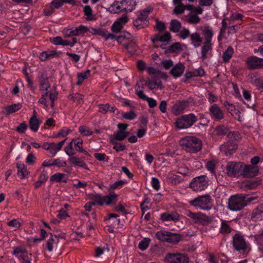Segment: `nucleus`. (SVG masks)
<instances>
[{"instance_id": "nucleus-24", "label": "nucleus", "mask_w": 263, "mask_h": 263, "mask_svg": "<svg viewBox=\"0 0 263 263\" xmlns=\"http://www.w3.org/2000/svg\"><path fill=\"white\" fill-rule=\"evenodd\" d=\"M69 161L70 163L75 166H79L86 170H88L86 164L84 162L83 160L80 158L73 156L69 158Z\"/></svg>"}, {"instance_id": "nucleus-39", "label": "nucleus", "mask_w": 263, "mask_h": 263, "mask_svg": "<svg viewBox=\"0 0 263 263\" xmlns=\"http://www.w3.org/2000/svg\"><path fill=\"white\" fill-rule=\"evenodd\" d=\"M40 122L38 119L30 118L29 122V127L34 132H36L39 128Z\"/></svg>"}, {"instance_id": "nucleus-28", "label": "nucleus", "mask_w": 263, "mask_h": 263, "mask_svg": "<svg viewBox=\"0 0 263 263\" xmlns=\"http://www.w3.org/2000/svg\"><path fill=\"white\" fill-rule=\"evenodd\" d=\"M232 231V229L229 225V221L221 220L219 233L222 235H226L231 233Z\"/></svg>"}, {"instance_id": "nucleus-12", "label": "nucleus", "mask_w": 263, "mask_h": 263, "mask_svg": "<svg viewBox=\"0 0 263 263\" xmlns=\"http://www.w3.org/2000/svg\"><path fill=\"white\" fill-rule=\"evenodd\" d=\"M13 254L17 257L18 259H22V263H31V254L29 255L27 251L24 247H20L14 248Z\"/></svg>"}, {"instance_id": "nucleus-49", "label": "nucleus", "mask_w": 263, "mask_h": 263, "mask_svg": "<svg viewBox=\"0 0 263 263\" xmlns=\"http://www.w3.org/2000/svg\"><path fill=\"white\" fill-rule=\"evenodd\" d=\"M150 241L151 240L148 238H144L139 242L138 245L139 248L142 251L146 250L148 247Z\"/></svg>"}, {"instance_id": "nucleus-10", "label": "nucleus", "mask_w": 263, "mask_h": 263, "mask_svg": "<svg viewBox=\"0 0 263 263\" xmlns=\"http://www.w3.org/2000/svg\"><path fill=\"white\" fill-rule=\"evenodd\" d=\"M209 114L212 120L215 122L221 121L225 117L224 111L216 104L210 106Z\"/></svg>"}, {"instance_id": "nucleus-16", "label": "nucleus", "mask_w": 263, "mask_h": 263, "mask_svg": "<svg viewBox=\"0 0 263 263\" xmlns=\"http://www.w3.org/2000/svg\"><path fill=\"white\" fill-rule=\"evenodd\" d=\"M258 166L252 165H246L243 163L241 176L247 178H252L258 174Z\"/></svg>"}, {"instance_id": "nucleus-57", "label": "nucleus", "mask_w": 263, "mask_h": 263, "mask_svg": "<svg viewBox=\"0 0 263 263\" xmlns=\"http://www.w3.org/2000/svg\"><path fill=\"white\" fill-rule=\"evenodd\" d=\"M179 177L176 175L171 174L166 178L167 181L170 183L174 184L178 183L179 182Z\"/></svg>"}, {"instance_id": "nucleus-48", "label": "nucleus", "mask_w": 263, "mask_h": 263, "mask_svg": "<svg viewBox=\"0 0 263 263\" xmlns=\"http://www.w3.org/2000/svg\"><path fill=\"white\" fill-rule=\"evenodd\" d=\"M200 21V17L196 14H189V17L187 20L188 23L190 24H197Z\"/></svg>"}, {"instance_id": "nucleus-58", "label": "nucleus", "mask_w": 263, "mask_h": 263, "mask_svg": "<svg viewBox=\"0 0 263 263\" xmlns=\"http://www.w3.org/2000/svg\"><path fill=\"white\" fill-rule=\"evenodd\" d=\"M112 8L113 10L115 13L124 11L123 7L122 6V4H121V2L115 1L113 5H112Z\"/></svg>"}, {"instance_id": "nucleus-19", "label": "nucleus", "mask_w": 263, "mask_h": 263, "mask_svg": "<svg viewBox=\"0 0 263 263\" xmlns=\"http://www.w3.org/2000/svg\"><path fill=\"white\" fill-rule=\"evenodd\" d=\"M67 181V175L61 173H56L50 177V181L51 182L66 183Z\"/></svg>"}, {"instance_id": "nucleus-14", "label": "nucleus", "mask_w": 263, "mask_h": 263, "mask_svg": "<svg viewBox=\"0 0 263 263\" xmlns=\"http://www.w3.org/2000/svg\"><path fill=\"white\" fill-rule=\"evenodd\" d=\"M246 64L249 69H258L263 68V59L256 56L247 58Z\"/></svg>"}, {"instance_id": "nucleus-30", "label": "nucleus", "mask_w": 263, "mask_h": 263, "mask_svg": "<svg viewBox=\"0 0 263 263\" xmlns=\"http://www.w3.org/2000/svg\"><path fill=\"white\" fill-rule=\"evenodd\" d=\"M132 35L131 34L127 32L124 33L118 36H116L115 39H116L118 42L122 45L124 46L128 40L132 38Z\"/></svg>"}, {"instance_id": "nucleus-62", "label": "nucleus", "mask_w": 263, "mask_h": 263, "mask_svg": "<svg viewBox=\"0 0 263 263\" xmlns=\"http://www.w3.org/2000/svg\"><path fill=\"white\" fill-rule=\"evenodd\" d=\"M46 235H47V232H46V231L43 229H41V235L42 236L41 238H30L29 239V240L32 241L34 243H37L38 242H40L41 241H42V240L45 239Z\"/></svg>"}, {"instance_id": "nucleus-42", "label": "nucleus", "mask_w": 263, "mask_h": 263, "mask_svg": "<svg viewBox=\"0 0 263 263\" xmlns=\"http://www.w3.org/2000/svg\"><path fill=\"white\" fill-rule=\"evenodd\" d=\"M168 232H169L164 231H158L156 234V237L158 239L161 241L167 242Z\"/></svg>"}, {"instance_id": "nucleus-2", "label": "nucleus", "mask_w": 263, "mask_h": 263, "mask_svg": "<svg viewBox=\"0 0 263 263\" xmlns=\"http://www.w3.org/2000/svg\"><path fill=\"white\" fill-rule=\"evenodd\" d=\"M179 144L183 149L191 153L199 152L202 146L201 140L194 136H187L180 140Z\"/></svg>"}, {"instance_id": "nucleus-41", "label": "nucleus", "mask_w": 263, "mask_h": 263, "mask_svg": "<svg viewBox=\"0 0 263 263\" xmlns=\"http://www.w3.org/2000/svg\"><path fill=\"white\" fill-rule=\"evenodd\" d=\"M152 11V9L150 7L146 8L140 11L138 17L142 19L143 21H148L147 17L149 13Z\"/></svg>"}, {"instance_id": "nucleus-63", "label": "nucleus", "mask_w": 263, "mask_h": 263, "mask_svg": "<svg viewBox=\"0 0 263 263\" xmlns=\"http://www.w3.org/2000/svg\"><path fill=\"white\" fill-rule=\"evenodd\" d=\"M161 65L165 69L168 70L173 66V62L171 60H165L162 61Z\"/></svg>"}, {"instance_id": "nucleus-7", "label": "nucleus", "mask_w": 263, "mask_h": 263, "mask_svg": "<svg viewBox=\"0 0 263 263\" xmlns=\"http://www.w3.org/2000/svg\"><path fill=\"white\" fill-rule=\"evenodd\" d=\"M243 163L241 162H229L226 166V171L230 177H238L241 176Z\"/></svg>"}, {"instance_id": "nucleus-36", "label": "nucleus", "mask_w": 263, "mask_h": 263, "mask_svg": "<svg viewBox=\"0 0 263 263\" xmlns=\"http://www.w3.org/2000/svg\"><path fill=\"white\" fill-rule=\"evenodd\" d=\"M22 107L21 104H13L11 105H8L5 107L7 114H10L20 110Z\"/></svg>"}, {"instance_id": "nucleus-21", "label": "nucleus", "mask_w": 263, "mask_h": 263, "mask_svg": "<svg viewBox=\"0 0 263 263\" xmlns=\"http://www.w3.org/2000/svg\"><path fill=\"white\" fill-rule=\"evenodd\" d=\"M220 148L226 155H230L237 149V145L227 143L221 145Z\"/></svg>"}, {"instance_id": "nucleus-29", "label": "nucleus", "mask_w": 263, "mask_h": 263, "mask_svg": "<svg viewBox=\"0 0 263 263\" xmlns=\"http://www.w3.org/2000/svg\"><path fill=\"white\" fill-rule=\"evenodd\" d=\"M183 238V236L179 234L168 232L167 242L177 243Z\"/></svg>"}, {"instance_id": "nucleus-45", "label": "nucleus", "mask_w": 263, "mask_h": 263, "mask_svg": "<svg viewBox=\"0 0 263 263\" xmlns=\"http://www.w3.org/2000/svg\"><path fill=\"white\" fill-rule=\"evenodd\" d=\"M170 52H177L182 50V45L180 43L176 42L170 46L168 49Z\"/></svg>"}, {"instance_id": "nucleus-59", "label": "nucleus", "mask_w": 263, "mask_h": 263, "mask_svg": "<svg viewBox=\"0 0 263 263\" xmlns=\"http://www.w3.org/2000/svg\"><path fill=\"white\" fill-rule=\"evenodd\" d=\"M64 150L66 154L70 157H72L75 154L72 147V141H71L67 146L65 147Z\"/></svg>"}, {"instance_id": "nucleus-43", "label": "nucleus", "mask_w": 263, "mask_h": 263, "mask_svg": "<svg viewBox=\"0 0 263 263\" xmlns=\"http://www.w3.org/2000/svg\"><path fill=\"white\" fill-rule=\"evenodd\" d=\"M109 142L114 145L113 148L117 152L123 151L125 149L126 146L124 144L120 143H118L116 140L112 139L109 140Z\"/></svg>"}, {"instance_id": "nucleus-54", "label": "nucleus", "mask_w": 263, "mask_h": 263, "mask_svg": "<svg viewBox=\"0 0 263 263\" xmlns=\"http://www.w3.org/2000/svg\"><path fill=\"white\" fill-rule=\"evenodd\" d=\"M231 20L225 17L222 21V27L220 30V34H223L226 32L228 25H231Z\"/></svg>"}, {"instance_id": "nucleus-17", "label": "nucleus", "mask_w": 263, "mask_h": 263, "mask_svg": "<svg viewBox=\"0 0 263 263\" xmlns=\"http://www.w3.org/2000/svg\"><path fill=\"white\" fill-rule=\"evenodd\" d=\"M213 50V44L212 43H204L203 42L201 47V59L202 61H204L206 59L209 55L211 54V53Z\"/></svg>"}, {"instance_id": "nucleus-51", "label": "nucleus", "mask_w": 263, "mask_h": 263, "mask_svg": "<svg viewBox=\"0 0 263 263\" xmlns=\"http://www.w3.org/2000/svg\"><path fill=\"white\" fill-rule=\"evenodd\" d=\"M79 132L81 133V135L85 136H90L93 134V132L90 130L88 127L84 125L79 127Z\"/></svg>"}, {"instance_id": "nucleus-31", "label": "nucleus", "mask_w": 263, "mask_h": 263, "mask_svg": "<svg viewBox=\"0 0 263 263\" xmlns=\"http://www.w3.org/2000/svg\"><path fill=\"white\" fill-rule=\"evenodd\" d=\"M169 29L174 33H178L181 28V23L177 20H172L170 22Z\"/></svg>"}, {"instance_id": "nucleus-18", "label": "nucleus", "mask_w": 263, "mask_h": 263, "mask_svg": "<svg viewBox=\"0 0 263 263\" xmlns=\"http://www.w3.org/2000/svg\"><path fill=\"white\" fill-rule=\"evenodd\" d=\"M191 43L195 48H197L201 46V44L203 41V37L199 33L195 32L190 35Z\"/></svg>"}, {"instance_id": "nucleus-8", "label": "nucleus", "mask_w": 263, "mask_h": 263, "mask_svg": "<svg viewBox=\"0 0 263 263\" xmlns=\"http://www.w3.org/2000/svg\"><path fill=\"white\" fill-rule=\"evenodd\" d=\"M232 244L234 249L237 251H245L249 248V244L244 236L239 233H236L233 236Z\"/></svg>"}, {"instance_id": "nucleus-35", "label": "nucleus", "mask_w": 263, "mask_h": 263, "mask_svg": "<svg viewBox=\"0 0 263 263\" xmlns=\"http://www.w3.org/2000/svg\"><path fill=\"white\" fill-rule=\"evenodd\" d=\"M148 22L143 21L142 19L137 17V19L133 21V25L138 29L144 28L147 26Z\"/></svg>"}, {"instance_id": "nucleus-64", "label": "nucleus", "mask_w": 263, "mask_h": 263, "mask_svg": "<svg viewBox=\"0 0 263 263\" xmlns=\"http://www.w3.org/2000/svg\"><path fill=\"white\" fill-rule=\"evenodd\" d=\"M176 7L173 10V12L176 14H182L184 12V5L183 4L176 5Z\"/></svg>"}, {"instance_id": "nucleus-34", "label": "nucleus", "mask_w": 263, "mask_h": 263, "mask_svg": "<svg viewBox=\"0 0 263 263\" xmlns=\"http://www.w3.org/2000/svg\"><path fill=\"white\" fill-rule=\"evenodd\" d=\"M94 33H96L98 34H99L103 37H104L106 39H115L116 37V35L114 34L110 33L108 31L103 30V29H100V30H95L94 29Z\"/></svg>"}, {"instance_id": "nucleus-15", "label": "nucleus", "mask_w": 263, "mask_h": 263, "mask_svg": "<svg viewBox=\"0 0 263 263\" xmlns=\"http://www.w3.org/2000/svg\"><path fill=\"white\" fill-rule=\"evenodd\" d=\"M49 77L44 72H39L37 76V80L40 91L41 92L47 91L50 87V84L48 81Z\"/></svg>"}, {"instance_id": "nucleus-25", "label": "nucleus", "mask_w": 263, "mask_h": 263, "mask_svg": "<svg viewBox=\"0 0 263 263\" xmlns=\"http://www.w3.org/2000/svg\"><path fill=\"white\" fill-rule=\"evenodd\" d=\"M124 11L126 12H131L135 8L136 3L134 0H122L121 1Z\"/></svg>"}, {"instance_id": "nucleus-26", "label": "nucleus", "mask_w": 263, "mask_h": 263, "mask_svg": "<svg viewBox=\"0 0 263 263\" xmlns=\"http://www.w3.org/2000/svg\"><path fill=\"white\" fill-rule=\"evenodd\" d=\"M50 236L46 242V248L49 252H51L53 250L54 247L57 246L59 241L57 236H53L51 233H50Z\"/></svg>"}, {"instance_id": "nucleus-52", "label": "nucleus", "mask_w": 263, "mask_h": 263, "mask_svg": "<svg viewBox=\"0 0 263 263\" xmlns=\"http://www.w3.org/2000/svg\"><path fill=\"white\" fill-rule=\"evenodd\" d=\"M191 34L190 30L188 29L183 28L180 30L178 35L180 38L184 40L187 37H190Z\"/></svg>"}, {"instance_id": "nucleus-44", "label": "nucleus", "mask_w": 263, "mask_h": 263, "mask_svg": "<svg viewBox=\"0 0 263 263\" xmlns=\"http://www.w3.org/2000/svg\"><path fill=\"white\" fill-rule=\"evenodd\" d=\"M55 55L57 53L54 51H50L49 53L44 51L40 54L39 58L41 61H44L48 59L54 57Z\"/></svg>"}, {"instance_id": "nucleus-60", "label": "nucleus", "mask_w": 263, "mask_h": 263, "mask_svg": "<svg viewBox=\"0 0 263 263\" xmlns=\"http://www.w3.org/2000/svg\"><path fill=\"white\" fill-rule=\"evenodd\" d=\"M71 141L74 142V144L76 147V149L77 151L80 152L82 149L83 146V140L81 138H77L76 139H73Z\"/></svg>"}, {"instance_id": "nucleus-6", "label": "nucleus", "mask_w": 263, "mask_h": 263, "mask_svg": "<svg viewBox=\"0 0 263 263\" xmlns=\"http://www.w3.org/2000/svg\"><path fill=\"white\" fill-rule=\"evenodd\" d=\"M208 182L206 176L202 175L194 178L190 182L189 186L195 192H201L208 187Z\"/></svg>"}, {"instance_id": "nucleus-3", "label": "nucleus", "mask_w": 263, "mask_h": 263, "mask_svg": "<svg viewBox=\"0 0 263 263\" xmlns=\"http://www.w3.org/2000/svg\"><path fill=\"white\" fill-rule=\"evenodd\" d=\"M212 199L209 195L199 196L193 200L189 201V203L194 206L198 207L201 210H210L212 207Z\"/></svg>"}, {"instance_id": "nucleus-32", "label": "nucleus", "mask_w": 263, "mask_h": 263, "mask_svg": "<svg viewBox=\"0 0 263 263\" xmlns=\"http://www.w3.org/2000/svg\"><path fill=\"white\" fill-rule=\"evenodd\" d=\"M203 34L204 36V43H212V40L213 36V32L209 27H205L202 30Z\"/></svg>"}, {"instance_id": "nucleus-38", "label": "nucleus", "mask_w": 263, "mask_h": 263, "mask_svg": "<svg viewBox=\"0 0 263 263\" xmlns=\"http://www.w3.org/2000/svg\"><path fill=\"white\" fill-rule=\"evenodd\" d=\"M233 53L234 50L233 48L231 46H229L222 54L223 62L225 63L228 62L232 58Z\"/></svg>"}, {"instance_id": "nucleus-53", "label": "nucleus", "mask_w": 263, "mask_h": 263, "mask_svg": "<svg viewBox=\"0 0 263 263\" xmlns=\"http://www.w3.org/2000/svg\"><path fill=\"white\" fill-rule=\"evenodd\" d=\"M65 3V0H53L50 3V7L52 9H59Z\"/></svg>"}, {"instance_id": "nucleus-11", "label": "nucleus", "mask_w": 263, "mask_h": 263, "mask_svg": "<svg viewBox=\"0 0 263 263\" xmlns=\"http://www.w3.org/2000/svg\"><path fill=\"white\" fill-rule=\"evenodd\" d=\"M165 259L171 263H189V258L184 253H168Z\"/></svg>"}, {"instance_id": "nucleus-46", "label": "nucleus", "mask_w": 263, "mask_h": 263, "mask_svg": "<svg viewBox=\"0 0 263 263\" xmlns=\"http://www.w3.org/2000/svg\"><path fill=\"white\" fill-rule=\"evenodd\" d=\"M117 197V195L115 194H110L109 195L103 196V204L105 203L107 205H109Z\"/></svg>"}, {"instance_id": "nucleus-22", "label": "nucleus", "mask_w": 263, "mask_h": 263, "mask_svg": "<svg viewBox=\"0 0 263 263\" xmlns=\"http://www.w3.org/2000/svg\"><path fill=\"white\" fill-rule=\"evenodd\" d=\"M185 67L182 63H178L171 70V74L175 78L180 77L184 72Z\"/></svg>"}, {"instance_id": "nucleus-55", "label": "nucleus", "mask_w": 263, "mask_h": 263, "mask_svg": "<svg viewBox=\"0 0 263 263\" xmlns=\"http://www.w3.org/2000/svg\"><path fill=\"white\" fill-rule=\"evenodd\" d=\"M51 162L52 165L56 166L58 167H65L67 165L65 161L62 160L59 158L51 160Z\"/></svg>"}, {"instance_id": "nucleus-37", "label": "nucleus", "mask_w": 263, "mask_h": 263, "mask_svg": "<svg viewBox=\"0 0 263 263\" xmlns=\"http://www.w3.org/2000/svg\"><path fill=\"white\" fill-rule=\"evenodd\" d=\"M90 76V70H87L85 72L79 73L78 74V81L77 84L80 85L83 81L87 79Z\"/></svg>"}, {"instance_id": "nucleus-1", "label": "nucleus", "mask_w": 263, "mask_h": 263, "mask_svg": "<svg viewBox=\"0 0 263 263\" xmlns=\"http://www.w3.org/2000/svg\"><path fill=\"white\" fill-rule=\"evenodd\" d=\"M247 197L248 195L245 194H237L231 196L228 201V209L232 211H241L257 198L255 197Z\"/></svg>"}, {"instance_id": "nucleus-5", "label": "nucleus", "mask_w": 263, "mask_h": 263, "mask_svg": "<svg viewBox=\"0 0 263 263\" xmlns=\"http://www.w3.org/2000/svg\"><path fill=\"white\" fill-rule=\"evenodd\" d=\"M186 216L195 224L206 226L211 222V219L209 216L201 212L194 213L189 211Z\"/></svg>"}, {"instance_id": "nucleus-4", "label": "nucleus", "mask_w": 263, "mask_h": 263, "mask_svg": "<svg viewBox=\"0 0 263 263\" xmlns=\"http://www.w3.org/2000/svg\"><path fill=\"white\" fill-rule=\"evenodd\" d=\"M197 120V117L191 113L180 117L176 120L175 124L179 129H186L191 127Z\"/></svg>"}, {"instance_id": "nucleus-9", "label": "nucleus", "mask_w": 263, "mask_h": 263, "mask_svg": "<svg viewBox=\"0 0 263 263\" xmlns=\"http://www.w3.org/2000/svg\"><path fill=\"white\" fill-rule=\"evenodd\" d=\"M194 101L192 98H189L181 101L177 102L172 108V112L177 116L183 112L184 109L189 106L190 104H194Z\"/></svg>"}, {"instance_id": "nucleus-20", "label": "nucleus", "mask_w": 263, "mask_h": 263, "mask_svg": "<svg viewBox=\"0 0 263 263\" xmlns=\"http://www.w3.org/2000/svg\"><path fill=\"white\" fill-rule=\"evenodd\" d=\"M161 219L162 221H173L174 222H177L179 220L180 216L176 213H164L161 215Z\"/></svg>"}, {"instance_id": "nucleus-50", "label": "nucleus", "mask_w": 263, "mask_h": 263, "mask_svg": "<svg viewBox=\"0 0 263 263\" xmlns=\"http://www.w3.org/2000/svg\"><path fill=\"white\" fill-rule=\"evenodd\" d=\"M260 184V181L254 180L247 182L245 183V186L248 189L252 190Z\"/></svg>"}, {"instance_id": "nucleus-56", "label": "nucleus", "mask_w": 263, "mask_h": 263, "mask_svg": "<svg viewBox=\"0 0 263 263\" xmlns=\"http://www.w3.org/2000/svg\"><path fill=\"white\" fill-rule=\"evenodd\" d=\"M229 128L224 125H219L216 127V132L218 135H225L229 133Z\"/></svg>"}, {"instance_id": "nucleus-27", "label": "nucleus", "mask_w": 263, "mask_h": 263, "mask_svg": "<svg viewBox=\"0 0 263 263\" xmlns=\"http://www.w3.org/2000/svg\"><path fill=\"white\" fill-rule=\"evenodd\" d=\"M130 53H133L137 49V46L136 40L132 36L128 42L123 46Z\"/></svg>"}, {"instance_id": "nucleus-13", "label": "nucleus", "mask_w": 263, "mask_h": 263, "mask_svg": "<svg viewBox=\"0 0 263 263\" xmlns=\"http://www.w3.org/2000/svg\"><path fill=\"white\" fill-rule=\"evenodd\" d=\"M66 139H64L58 143H55L53 142H45L44 143L42 147L44 149L48 151L51 156L53 157L61 149L66 141Z\"/></svg>"}, {"instance_id": "nucleus-33", "label": "nucleus", "mask_w": 263, "mask_h": 263, "mask_svg": "<svg viewBox=\"0 0 263 263\" xmlns=\"http://www.w3.org/2000/svg\"><path fill=\"white\" fill-rule=\"evenodd\" d=\"M17 175L21 179L26 177L28 174L26 166L24 164L17 163Z\"/></svg>"}, {"instance_id": "nucleus-47", "label": "nucleus", "mask_w": 263, "mask_h": 263, "mask_svg": "<svg viewBox=\"0 0 263 263\" xmlns=\"http://www.w3.org/2000/svg\"><path fill=\"white\" fill-rule=\"evenodd\" d=\"M216 161L214 160H210L207 162L205 167L212 174H215V166Z\"/></svg>"}, {"instance_id": "nucleus-40", "label": "nucleus", "mask_w": 263, "mask_h": 263, "mask_svg": "<svg viewBox=\"0 0 263 263\" xmlns=\"http://www.w3.org/2000/svg\"><path fill=\"white\" fill-rule=\"evenodd\" d=\"M84 12L86 16V20L87 21H92L95 19L94 15L92 14V9L89 6L84 7Z\"/></svg>"}, {"instance_id": "nucleus-23", "label": "nucleus", "mask_w": 263, "mask_h": 263, "mask_svg": "<svg viewBox=\"0 0 263 263\" xmlns=\"http://www.w3.org/2000/svg\"><path fill=\"white\" fill-rule=\"evenodd\" d=\"M129 135V132H124L121 130H117L112 135L109 137V140L112 139L116 141H123Z\"/></svg>"}, {"instance_id": "nucleus-61", "label": "nucleus", "mask_w": 263, "mask_h": 263, "mask_svg": "<svg viewBox=\"0 0 263 263\" xmlns=\"http://www.w3.org/2000/svg\"><path fill=\"white\" fill-rule=\"evenodd\" d=\"M68 98L70 100L77 101L79 103H80L83 99V95L78 93L70 95Z\"/></svg>"}]
</instances>
